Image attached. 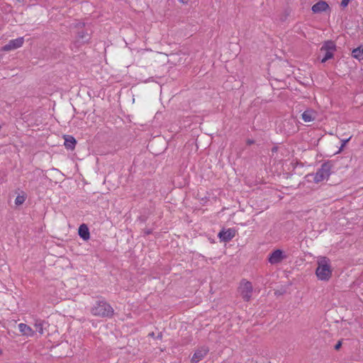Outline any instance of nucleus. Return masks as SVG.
<instances>
[{"label":"nucleus","instance_id":"1","mask_svg":"<svg viewBox=\"0 0 363 363\" xmlns=\"http://www.w3.org/2000/svg\"><path fill=\"white\" fill-rule=\"evenodd\" d=\"M333 269L330 260L326 257H321L318 260V267L315 269V274L319 280L329 281L332 277Z\"/></svg>","mask_w":363,"mask_h":363},{"label":"nucleus","instance_id":"2","mask_svg":"<svg viewBox=\"0 0 363 363\" xmlns=\"http://www.w3.org/2000/svg\"><path fill=\"white\" fill-rule=\"evenodd\" d=\"M91 313L95 316L111 318L113 315L114 310L108 302L101 300L96 302L91 308Z\"/></svg>","mask_w":363,"mask_h":363},{"label":"nucleus","instance_id":"3","mask_svg":"<svg viewBox=\"0 0 363 363\" xmlns=\"http://www.w3.org/2000/svg\"><path fill=\"white\" fill-rule=\"evenodd\" d=\"M333 167V162L332 161H327L323 163L314 175V182L315 183H319L324 179H328L331 173V169Z\"/></svg>","mask_w":363,"mask_h":363},{"label":"nucleus","instance_id":"4","mask_svg":"<svg viewBox=\"0 0 363 363\" xmlns=\"http://www.w3.org/2000/svg\"><path fill=\"white\" fill-rule=\"evenodd\" d=\"M320 50L325 52L323 57L321 59V62L325 63L333 58L334 52L336 50V45L332 40H327L323 43Z\"/></svg>","mask_w":363,"mask_h":363},{"label":"nucleus","instance_id":"5","mask_svg":"<svg viewBox=\"0 0 363 363\" xmlns=\"http://www.w3.org/2000/svg\"><path fill=\"white\" fill-rule=\"evenodd\" d=\"M253 288L252 283L248 281L242 280L240 286V291L242 299L245 301H249L251 298Z\"/></svg>","mask_w":363,"mask_h":363},{"label":"nucleus","instance_id":"6","mask_svg":"<svg viewBox=\"0 0 363 363\" xmlns=\"http://www.w3.org/2000/svg\"><path fill=\"white\" fill-rule=\"evenodd\" d=\"M285 258L286 255L283 250L277 249L269 255L268 261L272 264H276L280 263Z\"/></svg>","mask_w":363,"mask_h":363},{"label":"nucleus","instance_id":"7","mask_svg":"<svg viewBox=\"0 0 363 363\" xmlns=\"http://www.w3.org/2000/svg\"><path fill=\"white\" fill-rule=\"evenodd\" d=\"M236 234V230L234 228H228L225 230V228H223L219 233H218V238H220V241L227 242L230 241Z\"/></svg>","mask_w":363,"mask_h":363},{"label":"nucleus","instance_id":"8","mask_svg":"<svg viewBox=\"0 0 363 363\" xmlns=\"http://www.w3.org/2000/svg\"><path fill=\"white\" fill-rule=\"evenodd\" d=\"M24 42L23 37H19L13 40H11L6 45L2 48L4 51H10L21 48Z\"/></svg>","mask_w":363,"mask_h":363},{"label":"nucleus","instance_id":"9","mask_svg":"<svg viewBox=\"0 0 363 363\" xmlns=\"http://www.w3.org/2000/svg\"><path fill=\"white\" fill-rule=\"evenodd\" d=\"M91 38L90 33H88L87 30L82 29V30H78L77 34V38L75 40V44L78 46L81 45H84L89 41Z\"/></svg>","mask_w":363,"mask_h":363},{"label":"nucleus","instance_id":"10","mask_svg":"<svg viewBox=\"0 0 363 363\" xmlns=\"http://www.w3.org/2000/svg\"><path fill=\"white\" fill-rule=\"evenodd\" d=\"M209 350L207 347L203 346L198 349L191 357V362L192 363H198L199 361L203 359L205 356L208 354Z\"/></svg>","mask_w":363,"mask_h":363},{"label":"nucleus","instance_id":"11","mask_svg":"<svg viewBox=\"0 0 363 363\" xmlns=\"http://www.w3.org/2000/svg\"><path fill=\"white\" fill-rule=\"evenodd\" d=\"M311 10L314 13H319L330 10V6L326 1H319L313 5Z\"/></svg>","mask_w":363,"mask_h":363},{"label":"nucleus","instance_id":"12","mask_svg":"<svg viewBox=\"0 0 363 363\" xmlns=\"http://www.w3.org/2000/svg\"><path fill=\"white\" fill-rule=\"evenodd\" d=\"M64 139V145L66 147V149L73 150L75 148L77 144L76 139L72 135H65Z\"/></svg>","mask_w":363,"mask_h":363},{"label":"nucleus","instance_id":"13","mask_svg":"<svg viewBox=\"0 0 363 363\" xmlns=\"http://www.w3.org/2000/svg\"><path fill=\"white\" fill-rule=\"evenodd\" d=\"M78 234L79 237L85 241L88 240L90 238V233L89 228L84 223L80 225V226L79 227Z\"/></svg>","mask_w":363,"mask_h":363},{"label":"nucleus","instance_id":"14","mask_svg":"<svg viewBox=\"0 0 363 363\" xmlns=\"http://www.w3.org/2000/svg\"><path fill=\"white\" fill-rule=\"evenodd\" d=\"M18 327L22 335H26L28 337L33 336L34 330L28 325L25 323H19Z\"/></svg>","mask_w":363,"mask_h":363},{"label":"nucleus","instance_id":"15","mask_svg":"<svg viewBox=\"0 0 363 363\" xmlns=\"http://www.w3.org/2000/svg\"><path fill=\"white\" fill-rule=\"evenodd\" d=\"M301 118L305 122L313 121L315 119L314 112L310 109L306 110L302 113Z\"/></svg>","mask_w":363,"mask_h":363},{"label":"nucleus","instance_id":"16","mask_svg":"<svg viewBox=\"0 0 363 363\" xmlns=\"http://www.w3.org/2000/svg\"><path fill=\"white\" fill-rule=\"evenodd\" d=\"M352 56L359 61L363 60V46H359L353 49Z\"/></svg>","mask_w":363,"mask_h":363},{"label":"nucleus","instance_id":"17","mask_svg":"<svg viewBox=\"0 0 363 363\" xmlns=\"http://www.w3.org/2000/svg\"><path fill=\"white\" fill-rule=\"evenodd\" d=\"M43 323L44 322L42 320H36L34 325L36 331H38L40 335L43 333Z\"/></svg>","mask_w":363,"mask_h":363},{"label":"nucleus","instance_id":"18","mask_svg":"<svg viewBox=\"0 0 363 363\" xmlns=\"http://www.w3.org/2000/svg\"><path fill=\"white\" fill-rule=\"evenodd\" d=\"M26 196L24 195H18L15 199V204L20 206L24 203Z\"/></svg>","mask_w":363,"mask_h":363},{"label":"nucleus","instance_id":"19","mask_svg":"<svg viewBox=\"0 0 363 363\" xmlns=\"http://www.w3.org/2000/svg\"><path fill=\"white\" fill-rule=\"evenodd\" d=\"M342 347V340H339L335 345L334 346V349L335 350H339Z\"/></svg>","mask_w":363,"mask_h":363},{"label":"nucleus","instance_id":"20","mask_svg":"<svg viewBox=\"0 0 363 363\" xmlns=\"http://www.w3.org/2000/svg\"><path fill=\"white\" fill-rule=\"evenodd\" d=\"M350 1V0H342L340 5L342 7L345 8V7L347 6Z\"/></svg>","mask_w":363,"mask_h":363},{"label":"nucleus","instance_id":"21","mask_svg":"<svg viewBox=\"0 0 363 363\" xmlns=\"http://www.w3.org/2000/svg\"><path fill=\"white\" fill-rule=\"evenodd\" d=\"M351 137L348 138L347 139L342 140V145L340 149H342L350 140Z\"/></svg>","mask_w":363,"mask_h":363},{"label":"nucleus","instance_id":"22","mask_svg":"<svg viewBox=\"0 0 363 363\" xmlns=\"http://www.w3.org/2000/svg\"><path fill=\"white\" fill-rule=\"evenodd\" d=\"M246 143H247V145H252V144H254V143H255V140H252V139H247V140H246Z\"/></svg>","mask_w":363,"mask_h":363},{"label":"nucleus","instance_id":"23","mask_svg":"<svg viewBox=\"0 0 363 363\" xmlns=\"http://www.w3.org/2000/svg\"><path fill=\"white\" fill-rule=\"evenodd\" d=\"M152 233V230L151 229H146L145 230V235H150Z\"/></svg>","mask_w":363,"mask_h":363},{"label":"nucleus","instance_id":"24","mask_svg":"<svg viewBox=\"0 0 363 363\" xmlns=\"http://www.w3.org/2000/svg\"><path fill=\"white\" fill-rule=\"evenodd\" d=\"M182 4H187L189 0H179Z\"/></svg>","mask_w":363,"mask_h":363},{"label":"nucleus","instance_id":"25","mask_svg":"<svg viewBox=\"0 0 363 363\" xmlns=\"http://www.w3.org/2000/svg\"><path fill=\"white\" fill-rule=\"evenodd\" d=\"M84 26V23H79L78 26L79 29L82 28Z\"/></svg>","mask_w":363,"mask_h":363},{"label":"nucleus","instance_id":"26","mask_svg":"<svg viewBox=\"0 0 363 363\" xmlns=\"http://www.w3.org/2000/svg\"><path fill=\"white\" fill-rule=\"evenodd\" d=\"M277 150V147H272V152H276Z\"/></svg>","mask_w":363,"mask_h":363},{"label":"nucleus","instance_id":"27","mask_svg":"<svg viewBox=\"0 0 363 363\" xmlns=\"http://www.w3.org/2000/svg\"><path fill=\"white\" fill-rule=\"evenodd\" d=\"M157 337L158 338H161L162 337V334L159 335Z\"/></svg>","mask_w":363,"mask_h":363},{"label":"nucleus","instance_id":"28","mask_svg":"<svg viewBox=\"0 0 363 363\" xmlns=\"http://www.w3.org/2000/svg\"><path fill=\"white\" fill-rule=\"evenodd\" d=\"M150 335H151V336H153V335H154V333H152L150 334Z\"/></svg>","mask_w":363,"mask_h":363}]
</instances>
